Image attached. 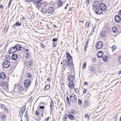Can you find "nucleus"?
Here are the masks:
<instances>
[{"label": "nucleus", "mask_w": 121, "mask_h": 121, "mask_svg": "<svg viewBox=\"0 0 121 121\" xmlns=\"http://www.w3.org/2000/svg\"><path fill=\"white\" fill-rule=\"evenodd\" d=\"M31 83V82L29 79H27L24 81V86L26 90H27L28 88Z\"/></svg>", "instance_id": "nucleus-1"}, {"label": "nucleus", "mask_w": 121, "mask_h": 121, "mask_svg": "<svg viewBox=\"0 0 121 121\" xmlns=\"http://www.w3.org/2000/svg\"><path fill=\"white\" fill-rule=\"evenodd\" d=\"M70 101L72 103H76L77 99L76 95L74 94H72L70 96Z\"/></svg>", "instance_id": "nucleus-2"}, {"label": "nucleus", "mask_w": 121, "mask_h": 121, "mask_svg": "<svg viewBox=\"0 0 121 121\" xmlns=\"http://www.w3.org/2000/svg\"><path fill=\"white\" fill-rule=\"evenodd\" d=\"M1 84L3 86V89L5 90H7L8 89V84L5 81L1 82Z\"/></svg>", "instance_id": "nucleus-3"}, {"label": "nucleus", "mask_w": 121, "mask_h": 121, "mask_svg": "<svg viewBox=\"0 0 121 121\" xmlns=\"http://www.w3.org/2000/svg\"><path fill=\"white\" fill-rule=\"evenodd\" d=\"M10 65V62L7 60L5 61L3 63V66L5 68H9Z\"/></svg>", "instance_id": "nucleus-4"}, {"label": "nucleus", "mask_w": 121, "mask_h": 121, "mask_svg": "<svg viewBox=\"0 0 121 121\" xmlns=\"http://www.w3.org/2000/svg\"><path fill=\"white\" fill-rule=\"evenodd\" d=\"M26 108V106L24 105L20 109L19 114L20 117H21L22 116L23 113L25 111Z\"/></svg>", "instance_id": "nucleus-5"}, {"label": "nucleus", "mask_w": 121, "mask_h": 121, "mask_svg": "<svg viewBox=\"0 0 121 121\" xmlns=\"http://www.w3.org/2000/svg\"><path fill=\"white\" fill-rule=\"evenodd\" d=\"M103 43L100 41L99 42L96 44V47L97 49H100L103 47Z\"/></svg>", "instance_id": "nucleus-6"}, {"label": "nucleus", "mask_w": 121, "mask_h": 121, "mask_svg": "<svg viewBox=\"0 0 121 121\" xmlns=\"http://www.w3.org/2000/svg\"><path fill=\"white\" fill-rule=\"evenodd\" d=\"M103 11V9L102 8H97L96 9L95 13L97 14H101Z\"/></svg>", "instance_id": "nucleus-7"}, {"label": "nucleus", "mask_w": 121, "mask_h": 121, "mask_svg": "<svg viewBox=\"0 0 121 121\" xmlns=\"http://www.w3.org/2000/svg\"><path fill=\"white\" fill-rule=\"evenodd\" d=\"M16 50L14 47H11L9 50V53L12 54L16 52Z\"/></svg>", "instance_id": "nucleus-8"}, {"label": "nucleus", "mask_w": 121, "mask_h": 121, "mask_svg": "<svg viewBox=\"0 0 121 121\" xmlns=\"http://www.w3.org/2000/svg\"><path fill=\"white\" fill-rule=\"evenodd\" d=\"M99 2L97 1H95L93 6L94 8H98L99 6Z\"/></svg>", "instance_id": "nucleus-9"}, {"label": "nucleus", "mask_w": 121, "mask_h": 121, "mask_svg": "<svg viewBox=\"0 0 121 121\" xmlns=\"http://www.w3.org/2000/svg\"><path fill=\"white\" fill-rule=\"evenodd\" d=\"M74 76L72 75H70L68 77V80L69 81H72L74 80Z\"/></svg>", "instance_id": "nucleus-10"}, {"label": "nucleus", "mask_w": 121, "mask_h": 121, "mask_svg": "<svg viewBox=\"0 0 121 121\" xmlns=\"http://www.w3.org/2000/svg\"><path fill=\"white\" fill-rule=\"evenodd\" d=\"M103 55V52L102 51H100L98 52L97 56L98 57L101 58L102 57Z\"/></svg>", "instance_id": "nucleus-11"}, {"label": "nucleus", "mask_w": 121, "mask_h": 121, "mask_svg": "<svg viewBox=\"0 0 121 121\" xmlns=\"http://www.w3.org/2000/svg\"><path fill=\"white\" fill-rule=\"evenodd\" d=\"M26 65L27 67L30 68L32 65V62L31 60L28 61L26 62Z\"/></svg>", "instance_id": "nucleus-12"}, {"label": "nucleus", "mask_w": 121, "mask_h": 121, "mask_svg": "<svg viewBox=\"0 0 121 121\" xmlns=\"http://www.w3.org/2000/svg\"><path fill=\"white\" fill-rule=\"evenodd\" d=\"M115 19L117 23L120 22L121 20L120 17L118 15H116L115 16Z\"/></svg>", "instance_id": "nucleus-13"}, {"label": "nucleus", "mask_w": 121, "mask_h": 121, "mask_svg": "<svg viewBox=\"0 0 121 121\" xmlns=\"http://www.w3.org/2000/svg\"><path fill=\"white\" fill-rule=\"evenodd\" d=\"M66 54L67 57L68 59L67 61L69 62L70 60H72V57L68 52H67Z\"/></svg>", "instance_id": "nucleus-14"}, {"label": "nucleus", "mask_w": 121, "mask_h": 121, "mask_svg": "<svg viewBox=\"0 0 121 121\" xmlns=\"http://www.w3.org/2000/svg\"><path fill=\"white\" fill-rule=\"evenodd\" d=\"M14 47L16 50L20 51L22 49L21 45L18 44H17Z\"/></svg>", "instance_id": "nucleus-15"}, {"label": "nucleus", "mask_w": 121, "mask_h": 121, "mask_svg": "<svg viewBox=\"0 0 121 121\" xmlns=\"http://www.w3.org/2000/svg\"><path fill=\"white\" fill-rule=\"evenodd\" d=\"M48 13L50 14H51L54 12V10L53 8H48Z\"/></svg>", "instance_id": "nucleus-16"}, {"label": "nucleus", "mask_w": 121, "mask_h": 121, "mask_svg": "<svg viewBox=\"0 0 121 121\" xmlns=\"http://www.w3.org/2000/svg\"><path fill=\"white\" fill-rule=\"evenodd\" d=\"M6 77L5 74L3 72H2L0 74V78L2 79H4Z\"/></svg>", "instance_id": "nucleus-17"}, {"label": "nucleus", "mask_w": 121, "mask_h": 121, "mask_svg": "<svg viewBox=\"0 0 121 121\" xmlns=\"http://www.w3.org/2000/svg\"><path fill=\"white\" fill-rule=\"evenodd\" d=\"M70 114V112H69L67 116L69 119L71 120H73L74 119V117L72 115H71Z\"/></svg>", "instance_id": "nucleus-18"}, {"label": "nucleus", "mask_w": 121, "mask_h": 121, "mask_svg": "<svg viewBox=\"0 0 121 121\" xmlns=\"http://www.w3.org/2000/svg\"><path fill=\"white\" fill-rule=\"evenodd\" d=\"M69 86L72 89L74 87V83L72 81L70 82L69 84Z\"/></svg>", "instance_id": "nucleus-19"}, {"label": "nucleus", "mask_w": 121, "mask_h": 121, "mask_svg": "<svg viewBox=\"0 0 121 121\" xmlns=\"http://www.w3.org/2000/svg\"><path fill=\"white\" fill-rule=\"evenodd\" d=\"M117 27L116 26H113L112 28V32L114 33H116L117 31Z\"/></svg>", "instance_id": "nucleus-20"}, {"label": "nucleus", "mask_w": 121, "mask_h": 121, "mask_svg": "<svg viewBox=\"0 0 121 121\" xmlns=\"http://www.w3.org/2000/svg\"><path fill=\"white\" fill-rule=\"evenodd\" d=\"M41 11L43 14H45L48 12V8H42L41 9Z\"/></svg>", "instance_id": "nucleus-21"}, {"label": "nucleus", "mask_w": 121, "mask_h": 121, "mask_svg": "<svg viewBox=\"0 0 121 121\" xmlns=\"http://www.w3.org/2000/svg\"><path fill=\"white\" fill-rule=\"evenodd\" d=\"M17 56L16 54H13L11 56V58L12 60H16L17 58Z\"/></svg>", "instance_id": "nucleus-22"}, {"label": "nucleus", "mask_w": 121, "mask_h": 121, "mask_svg": "<svg viewBox=\"0 0 121 121\" xmlns=\"http://www.w3.org/2000/svg\"><path fill=\"white\" fill-rule=\"evenodd\" d=\"M100 35L102 37H104L106 36V33L105 31H102L101 32Z\"/></svg>", "instance_id": "nucleus-23"}, {"label": "nucleus", "mask_w": 121, "mask_h": 121, "mask_svg": "<svg viewBox=\"0 0 121 121\" xmlns=\"http://www.w3.org/2000/svg\"><path fill=\"white\" fill-rule=\"evenodd\" d=\"M50 110L51 111H52L54 107L53 103L52 100L50 102Z\"/></svg>", "instance_id": "nucleus-24"}, {"label": "nucleus", "mask_w": 121, "mask_h": 121, "mask_svg": "<svg viewBox=\"0 0 121 121\" xmlns=\"http://www.w3.org/2000/svg\"><path fill=\"white\" fill-rule=\"evenodd\" d=\"M68 66L69 67H70L72 69L73 68V62H71V63L69 62L68 64Z\"/></svg>", "instance_id": "nucleus-25"}, {"label": "nucleus", "mask_w": 121, "mask_h": 121, "mask_svg": "<svg viewBox=\"0 0 121 121\" xmlns=\"http://www.w3.org/2000/svg\"><path fill=\"white\" fill-rule=\"evenodd\" d=\"M62 62H63V65L64 66H66L68 64L69 61H67V60H63Z\"/></svg>", "instance_id": "nucleus-26"}, {"label": "nucleus", "mask_w": 121, "mask_h": 121, "mask_svg": "<svg viewBox=\"0 0 121 121\" xmlns=\"http://www.w3.org/2000/svg\"><path fill=\"white\" fill-rule=\"evenodd\" d=\"M103 60L105 62H106L108 60V58L107 56H104L103 58Z\"/></svg>", "instance_id": "nucleus-27"}, {"label": "nucleus", "mask_w": 121, "mask_h": 121, "mask_svg": "<svg viewBox=\"0 0 121 121\" xmlns=\"http://www.w3.org/2000/svg\"><path fill=\"white\" fill-rule=\"evenodd\" d=\"M27 77L29 78H31L32 77V76L31 74L30 73H27Z\"/></svg>", "instance_id": "nucleus-28"}, {"label": "nucleus", "mask_w": 121, "mask_h": 121, "mask_svg": "<svg viewBox=\"0 0 121 121\" xmlns=\"http://www.w3.org/2000/svg\"><path fill=\"white\" fill-rule=\"evenodd\" d=\"M50 88V86L48 85H47L45 86L44 89V91H46L48 90Z\"/></svg>", "instance_id": "nucleus-29"}, {"label": "nucleus", "mask_w": 121, "mask_h": 121, "mask_svg": "<svg viewBox=\"0 0 121 121\" xmlns=\"http://www.w3.org/2000/svg\"><path fill=\"white\" fill-rule=\"evenodd\" d=\"M36 3L37 4V5L38 7H40L42 4V2H39V1H38Z\"/></svg>", "instance_id": "nucleus-30"}, {"label": "nucleus", "mask_w": 121, "mask_h": 121, "mask_svg": "<svg viewBox=\"0 0 121 121\" xmlns=\"http://www.w3.org/2000/svg\"><path fill=\"white\" fill-rule=\"evenodd\" d=\"M0 108L2 109L3 110H4V109L5 108V106L3 104H0Z\"/></svg>", "instance_id": "nucleus-31"}, {"label": "nucleus", "mask_w": 121, "mask_h": 121, "mask_svg": "<svg viewBox=\"0 0 121 121\" xmlns=\"http://www.w3.org/2000/svg\"><path fill=\"white\" fill-rule=\"evenodd\" d=\"M98 26L97 25H96L93 28L92 30V31L93 32H94L95 31V29H98Z\"/></svg>", "instance_id": "nucleus-32"}, {"label": "nucleus", "mask_w": 121, "mask_h": 121, "mask_svg": "<svg viewBox=\"0 0 121 121\" xmlns=\"http://www.w3.org/2000/svg\"><path fill=\"white\" fill-rule=\"evenodd\" d=\"M99 6L100 8H104L106 7V5L102 3L100 4H99Z\"/></svg>", "instance_id": "nucleus-33"}, {"label": "nucleus", "mask_w": 121, "mask_h": 121, "mask_svg": "<svg viewBox=\"0 0 121 121\" xmlns=\"http://www.w3.org/2000/svg\"><path fill=\"white\" fill-rule=\"evenodd\" d=\"M58 4L59 5L61 6L63 4V2L60 0H59L58 2Z\"/></svg>", "instance_id": "nucleus-34"}, {"label": "nucleus", "mask_w": 121, "mask_h": 121, "mask_svg": "<svg viewBox=\"0 0 121 121\" xmlns=\"http://www.w3.org/2000/svg\"><path fill=\"white\" fill-rule=\"evenodd\" d=\"M6 117L5 115L3 114L1 117V119L4 120H5L6 119Z\"/></svg>", "instance_id": "nucleus-35"}, {"label": "nucleus", "mask_w": 121, "mask_h": 121, "mask_svg": "<svg viewBox=\"0 0 121 121\" xmlns=\"http://www.w3.org/2000/svg\"><path fill=\"white\" fill-rule=\"evenodd\" d=\"M21 23H18V22H16L15 24L14 25V26H15V25H16V26H20L21 25Z\"/></svg>", "instance_id": "nucleus-36"}, {"label": "nucleus", "mask_w": 121, "mask_h": 121, "mask_svg": "<svg viewBox=\"0 0 121 121\" xmlns=\"http://www.w3.org/2000/svg\"><path fill=\"white\" fill-rule=\"evenodd\" d=\"M90 24V23L89 22H87L85 24V26L87 28L88 27Z\"/></svg>", "instance_id": "nucleus-37"}, {"label": "nucleus", "mask_w": 121, "mask_h": 121, "mask_svg": "<svg viewBox=\"0 0 121 121\" xmlns=\"http://www.w3.org/2000/svg\"><path fill=\"white\" fill-rule=\"evenodd\" d=\"M118 62L121 63V56H120L118 58Z\"/></svg>", "instance_id": "nucleus-38"}, {"label": "nucleus", "mask_w": 121, "mask_h": 121, "mask_svg": "<svg viewBox=\"0 0 121 121\" xmlns=\"http://www.w3.org/2000/svg\"><path fill=\"white\" fill-rule=\"evenodd\" d=\"M66 100L67 101V104H69V105H70V101L69 97L67 96Z\"/></svg>", "instance_id": "nucleus-39"}, {"label": "nucleus", "mask_w": 121, "mask_h": 121, "mask_svg": "<svg viewBox=\"0 0 121 121\" xmlns=\"http://www.w3.org/2000/svg\"><path fill=\"white\" fill-rule=\"evenodd\" d=\"M5 57L6 58L7 60L8 59L9 60L10 59L11 57L9 56V55H7L5 56Z\"/></svg>", "instance_id": "nucleus-40"}, {"label": "nucleus", "mask_w": 121, "mask_h": 121, "mask_svg": "<svg viewBox=\"0 0 121 121\" xmlns=\"http://www.w3.org/2000/svg\"><path fill=\"white\" fill-rule=\"evenodd\" d=\"M30 56V55L29 53L28 52L26 53L25 54V57L27 59L28 58V57H29Z\"/></svg>", "instance_id": "nucleus-41"}, {"label": "nucleus", "mask_w": 121, "mask_h": 121, "mask_svg": "<svg viewBox=\"0 0 121 121\" xmlns=\"http://www.w3.org/2000/svg\"><path fill=\"white\" fill-rule=\"evenodd\" d=\"M86 65V64L85 63H84L83 64V66L82 67V69H85Z\"/></svg>", "instance_id": "nucleus-42"}, {"label": "nucleus", "mask_w": 121, "mask_h": 121, "mask_svg": "<svg viewBox=\"0 0 121 121\" xmlns=\"http://www.w3.org/2000/svg\"><path fill=\"white\" fill-rule=\"evenodd\" d=\"M78 104L80 105L82 104V101L80 99H78Z\"/></svg>", "instance_id": "nucleus-43"}, {"label": "nucleus", "mask_w": 121, "mask_h": 121, "mask_svg": "<svg viewBox=\"0 0 121 121\" xmlns=\"http://www.w3.org/2000/svg\"><path fill=\"white\" fill-rule=\"evenodd\" d=\"M67 115H65L64 116V118H63V119L64 120L66 121L67 120Z\"/></svg>", "instance_id": "nucleus-44"}, {"label": "nucleus", "mask_w": 121, "mask_h": 121, "mask_svg": "<svg viewBox=\"0 0 121 121\" xmlns=\"http://www.w3.org/2000/svg\"><path fill=\"white\" fill-rule=\"evenodd\" d=\"M57 44V43H52V46L53 47H56Z\"/></svg>", "instance_id": "nucleus-45"}, {"label": "nucleus", "mask_w": 121, "mask_h": 121, "mask_svg": "<svg viewBox=\"0 0 121 121\" xmlns=\"http://www.w3.org/2000/svg\"><path fill=\"white\" fill-rule=\"evenodd\" d=\"M71 113L73 114H75V111L73 109H72L71 110Z\"/></svg>", "instance_id": "nucleus-46"}, {"label": "nucleus", "mask_w": 121, "mask_h": 121, "mask_svg": "<svg viewBox=\"0 0 121 121\" xmlns=\"http://www.w3.org/2000/svg\"><path fill=\"white\" fill-rule=\"evenodd\" d=\"M89 0H86L85 1V3H86L87 5L88 4H89Z\"/></svg>", "instance_id": "nucleus-47"}, {"label": "nucleus", "mask_w": 121, "mask_h": 121, "mask_svg": "<svg viewBox=\"0 0 121 121\" xmlns=\"http://www.w3.org/2000/svg\"><path fill=\"white\" fill-rule=\"evenodd\" d=\"M85 117H87V118L88 119H89L90 117L87 114H86L85 115Z\"/></svg>", "instance_id": "nucleus-48"}, {"label": "nucleus", "mask_w": 121, "mask_h": 121, "mask_svg": "<svg viewBox=\"0 0 121 121\" xmlns=\"http://www.w3.org/2000/svg\"><path fill=\"white\" fill-rule=\"evenodd\" d=\"M32 97H30L28 100V101L30 102L32 99Z\"/></svg>", "instance_id": "nucleus-49"}, {"label": "nucleus", "mask_w": 121, "mask_h": 121, "mask_svg": "<svg viewBox=\"0 0 121 121\" xmlns=\"http://www.w3.org/2000/svg\"><path fill=\"white\" fill-rule=\"evenodd\" d=\"M8 27H6L5 28L4 32H5L6 33L7 32V31L8 30Z\"/></svg>", "instance_id": "nucleus-50"}, {"label": "nucleus", "mask_w": 121, "mask_h": 121, "mask_svg": "<svg viewBox=\"0 0 121 121\" xmlns=\"http://www.w3.org/2000/svg\"><path fill=\"white\" fill-rule=\"evenodd\" d=\"M52 41L53 42H56L57 41V38H54L52 40Z\"/></svg>", "instance_id": "nucleus-51"}, {"label": "nucleus", "mask_w": 121, "mask_h": 121, "mask_svg": "<svg viewBox=\"0 0 121 121\" xmlns=\"http://www.w3.org/2000/svg\"><path fill=\"white\" fill-rule=\"evenodd\" d=\"M4 110H5V111L6 112H9V109H8L7 108H5Z\"/></svg>", "instance_id": "nucleus-52"}, {"label": "nucleus", "mask_w": 121, "mask_h": 121, "mask_svg": "<svg viewBox=\"0 0 121 121\" xmlns=\"http://www.w3.org/2000/svg\"><path fill=\"white\" fill-rule=\"evenodd\" d=\"M35 115L37 116H38L39 115V112H38L37 111H36L35 112Z\"/></svg>", "instance_id": "nucleus-53"}, {"label": "nucleus", "mask_w": 121, "mask_h": 121, "mask_svg": "<svg viewBox=\"0 0 121 121\" xmlns=\"http://www.w3.org/2000/svg\"><path fill=\"white\" fill-rule=\"evenodd\" d=\"M109 30V28H108V27H105V28H104V30H105L106 31H108Z\"/></svg>", "instance_id": "nucleus-54"}, {"label": "nucleus", "mask_w": 121, "mask_h": 121, "mask_svg": "<svg viewBox=\"0 0 121 121\" xmlns=\"http://www.w3.org/2000/svg\"><path fill=\"white\" fill-rule=\"evenodd\" d=\"M39 108L41 109H44V106H40L39 107Z\"/></svg>", "instance_id": "nucleus-55"}, {"label": "nucleus", "mask_w": 121, "mask_h": 121, "mask_svg": "<svg viewBox=\"0 0 121 121\" xmlns=\"http://www.w3.org/2000/svg\"><path fill=\"white\" fill-rule=\"evenodd\" d=\"M75 92H76V93H78V92H79V91L78 90V88H76L75 89Z\"/></svg>", "instance_id": "nucleus-56"}, {"label": "nucleus", "mask_w": 121, "mask_h": 121, "mask_svg": "<svg viewBox=\"0 0 121 121\" xmlns=\"http://www.w3.org/2000/svg\"><path fill=\"white\" fill-rule=\"evenodd\" d=\"M86 91L87 90L86 89H84L83 91V93L84 94H85L86 92Z\"/></svg>", "instance_id": "nucleus-57"}, {"label": "nucleus", "mask_w": 121, "mask_h": 121, "mask_svg": "<svg viewBox=\"0 0 121 121\" xmlns=\"http://www.w3.org/2000/svg\"><path fill=\"white\" fill-rule=\"evenodd\" d=\"M41 44V47L42 48H44V45L43 44L40 43Z\"/></svg>", "instance_id": "nucleus-58"}, {"label": "nucleus", "mask_w": 121, "mask_h": 121, "mask_svg": "<svg viewBox=\"0 0 121 121\" xmlns=\"http://www.w3.org/2000/svg\"><path fill=\"white\" fill-rule=\"evenodd\" d=\"M112 49L113 51H114V50H115V47L114 46H113L112 47Z\"/></svg>", "instance_id": "nucleus-59"}, {"label": "nucleus", "mask_w": 121, "mask_h": 121, "mask_svg": "<svg viewBox=\"0 0 121 121\" xmlns=\"http://www.w3.org/2000/svg\"><path fill=\"white\" fill-rule=\"evenodd\" d=\"M47 80L48 81H51V79L50 78H48L47 79Z\"/></svg>", "instance_id": "nucleus-60"}, {"label": "nucleus", "mask_w": 121, "mask_h": 121, "mask_svg": "<svg viewBox=\"0 0 121 121\" xmlns=\"http://www.w3.org/2000/svg\"><path fill=\"white\" fill-rule=\"evenodd\" d=\"M11 3L9 2L8 4V7H9L10 6V5Z\"/></svg>", "instance_id": "nucleus-61"}, {"label": "nucleus", "mask_w": 121, "mask_h": 121, "mask_svg": "<svg viewBox=\"0 0 121 121\" xmlns=\"http://www.w3.org/2000/svg\"><path fill=\"white\" fill-rule=\"evenodd\" d=\"M86 46H85L84 48V50L86 52Z\"/></svg>", "instance_id": "nucleus-62"}, {"label": "nucleus", "mask_w": 121, "mask_h": 121, "mask_svg": "<svg viewBox=\"0 0 121 121\" xmlns=\"http://www.w3.org/2000/svg\"><path fill=\"white\" fill-rule=\"evenodd\" d=\"M87 84V82H85L84 83V85H86Z\"/></svg>", "instance_id": "nucleus-63"}, {"label": "nucleus", "mask_w": 121, "mask_h": 121, "mask_svg": "<svg viewBox=\"0 0 121 121\" xmlns=\"http://www.w3.org/2000/svg\"><path fill=\"white\" fill-rule=\"evenodd\" d=\"M119 13L120 14V15L121 16V10L119 11Z\"/></svg>", "instance_id": "nucleus-64"}]
</instances>
